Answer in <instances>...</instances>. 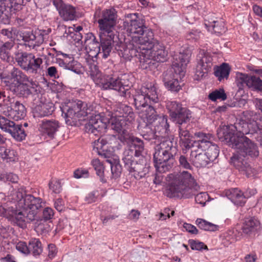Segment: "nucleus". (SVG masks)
<instances>
[{"instance_id":"1","label":"nucleus","mask_w":262,"mask_h":262,"mask_svg":"<svg viewBox=\"0 0 262 262\" xmlns=\"http://www.w3.org/2000/svg\"><path fill=\"white\" fill-rule=\"evenodd\" d=\"M168 187L166 195L170 198L189 199L195 195V202L204 205L208 198L206 192H200V186L191 174L187 171L173 172L168 175Z\"/></svg>"},{"instance_id":"2","label":"nucleus","mask_w":262,"mask_h":262,"mask_svg":"<svg viewBox=\"0 0 262 262\" xmlns=\"http://www.w3.org/2000/svg\"><path fill=\"white\" fill-rule=\"evenodd\" d=\"M26 108L19 101H16L5 112L6 117L0 115V128L7 133L9 134L12 138L17 141L24 140L26 134L22 128L21 124H16L14 121L23 119L26 116Z\"/></svg>"},{"instance_id":"3","label":"nucleus","mask_w":262,"mask_h":262,"mask_svg":"<svg viewBox=\"0 0 262 262\" xmlns=\"http://www.w3.org/2000/svg\"><path fill=\"white\" fill-rule=\"evenodd\" d=\"M88 73L94 82L102 90L113 89L118 91L119 95L123 97H129L130 91L129 86L124 84L122 79L118 77L103 75L94 61H89Z\"/></svg>"},{"instance_id":"4","label":"nucleus","mask_w":262,"mask_h":262,"mask_svg":"<svg viewBox=\"0 0 262 262\" xmlns=\"http://www.w3.org/2000/svg\"><path fill=\"white\" fill-rule=\"evenodd\" d=\"M155 149L154 162L156 170L163 173L171 169L178 150L177 147L173 145L171 139L164 138Z\"/></svg>"},{"instance_id":"5","label":"nucleus","mask_w":262,"mask_h":262,"mask_svg":"<svg viewBox=\"0 0 262 262\" xmlns=\"http://www.w3.org/2000/svg\"><path fill=\"white\" fill-rule=\"evenodd\" d=\"M189 54L179 52L173 56L172 66L174 73L171 71L163 74V82L165 86L169 91L178 92L181 89L179 78L184 75V69L189 62Z\"/></svg>"},{"instance_id":"6","label":"nucleus","mask_w":262,"mask_h":262,"mask_svg":"<svg viewBox=\"0 0 262 262\" xmlns=\"http://www.w3.org/2000/svg\"><path fill=\"white\" fill-rule=\"evenodd\" d=\"M133 97L138 110L145 108L150 103L158 104L160 101L157 89L152 83H145L140 89L136 90Z\"/></svg>"},{"instance_id":"7","label":"nucleus","mask_w":262,"mask_h":262,"mask_svg":"<svg viewBox=\"0 0 262 262\" xmlns=\"http://www.w3.org/2000/svg\"><path fill=\"white\" fill-rule=\"evenodd\" d=\"M249 123L243 119L235 126H224L217 130L218 138L222 141L229 143L232 142L235 137H246L245 135L251 134Z\"/></svg>"},{"instance_id":"8","label":"nucleus","mask_w":262,"mask_h":262,"mask_svg":"<svg viewBox=\"0 0 262 262\" xmlns=\"http://www.w3.org/2000/svg\"><path fill=\"white\" fill-rule=\"evenodd\" d=\"M140 57V63L144 68H147V65L150 64L152 60L157 62H165L168 58V51L163 43L155 42V44L147 50Z\"/></svg>"},{"instance_id":"9","label":"nucleus","mask_w":262,"mask_h":262,"mask_svg":"<svg viewBox=\"0 0 262 262\" xmlns=\"http://www.w3.org/2000/svg\"><path fill=\"white\" fill-rule=\"evenodd\" d=\"M15 60L24 70L32 74H40L42 59L35 57L32 53L27 52L15 53Z\"/></svg>"},{"instance_id":"10","label":"nucleus","mask_w":262,"mask_h":262,"mask_svg":"<svg viewBox=\"0 0 262 262\" xmlns=\"http://www.w3.org/2000/svg\"><path fill=\"white\" fill-rule=\"evenodd\" d=\"M17 200L21 207L28 211L27 217L32 221L35 220L37 210L43 207L44 203L40 198H35L31 194L24 195L20 192H16Z\"/></svg>"},{"instance_id":"11","label":"nucleus","mask_w":262,"mask_h":262,"mask_svg":"<svg viewBox=\"0 0 262 262\" xmlns=\"http://www.w3.org/2000/svg\"><path fill=\"white\" fill-rule=\"evenodd\" d=\"M96 12L95 17L100 32L104 33L114 32L115 27L117 24V13L114 8L106 9Z\"/></svg>"},{"instance_id":"12","label":"nucleus","mask_w":262,"mask_h":262,"mask_svg":"<svg viewBox=\"0 0 262 262\" xmlns=\"http://www.w3.org/2000/svg\"><path fill=\"white\" fill-rule=\"evenodd\" d=\"M232 142L227 143L232 147L238 149L243 157L249 156L256 158L259 155L258 146L253 141L247 137H235Z\"/></svg>"},{"instance_id":"13","label":"nucleus","mask_w":262,"mask_h":262,"mask_svg":"<svg viewBox=\"0 0 262 262\" xmlns=\"http://www.w3.org/2000/svg\"><path fill=\"white\" fill-rule=\"evenodd\" d=\"M235 81L239 89L242 90L247 86L252 91L262 92V80L256 75L237 72Z\"/></svg>"},{"instance_id":"14","label":"nucleus","mask_w":262,"mask_h":262,"mask_svg":"<svg viewBox=\"0 0 262 262\" xmlns=\"http://www.w3.org/2000/svg\"><path fill=\"white\" fill-rule=\"evenodd\" d=\"M91 107H88L86 102L77 100L71 104L66 114L67 118L74 121L84 120V118L91 113Z\"/></svg>"},{"instance_id":"15","label":"nucleus","mask_w":262,"mask_h":262,"mask_svg":"<svg viewBox=\"0 0 262 262\" xmlns=\"http://www.w3.org/2000/svg\"><path fill=\"white\" fill-rule=\"evenodd\" d=\"M143 20L138 13H129L126 15V19L123 26L129 35H139L143 32L147 27L144 24Z\"/></svg>"},{"instance_id":"16","label":"nucleus","mask_w":262,"mask_h":262,"mask_svg":"<svg viewBox=\"0 0 262 262\" xmlns=\"http://www.w3.org/2000/svg\"><path fill=\"white\" fill-rule=\"evenodd\" d=\"M122 160L125 166H127L130 172H133V176L136 179H140L148 172V168L146 166L145 161L143 158L139 162L135 161L134 158L127 156L123 157Z\"/></svg>"},{"instance_id":"17","label":"nucleus","mask_w":262,"mask_h":262,"mask_svg":"<svg viewBox=\"0 0 262 262\" xmlns=\"http://www.w3.org/2000/svg\"><path fill=\"white\" fill-rule=\"evenodd\" d=\"M245 157L237 151L231 157L230 163L236 169L246 174L247 177H253L256 174V171L247 162Z\"/></svg>"},{"instance_id":"18","label":"nucleus","mask_w":262,"mask_h":262,"mask_svg":"<svg viewBox=\"0 0 262 262\" xmlns=\"http://www.w3.org/2000/svg\"><path fill=\"white\" fill-rule=\"evenodd\" d=\"M132 38L133 41L140 46L139 48L142 54L145 50L150 48L153 44H155V42L158 41L154 39L152 31L147 28L143 30V33L137 35V36H133Z\"/></svg>"},{"instance_id":"19","label":"nucleus","mask_w":262,"mask_h":262,"mask_svg":"<svg viewBox=\"0 0 262 262\" xmlns=\"http://www.w3.org/2000/svg\"><path fill=\"white\" fill-rule=\"evenodd\" d=\"M107 128V124L102 118L100 114L92 116L89 122L85 124V132L98 135L99 133H104Z\"/></svg>"},{"instance_id":"20","label":"nucleus","mask_w":262,"mask_h":262,"mask_svg":"<svg viewBox=\"0 0 262 262\" xmlns=\"http://www.w3.org/2000/svg\"><path fill=\"white\" fill-rule=\"evenodd\" d=\"M132 122H128L123 118L117 117L115 116L112 118L111 122V128L118 134V138L121 142H124L128 138L127 129L131 126Z\"/></svg>"},{"instance_id":"21","label":"nucleus","mask_w":262,"mask_h":262,"mask_svg":"<svg viewBox=\"0 0 262 262\" xmlns=\"http://www.w3.org/2000/svg\"><path fill=\"white\" fill-rule=\"evenodd\" d=\"M245 120L249 123L251 134L262 133V115L254 111L243 112Z\"/></svg>"},{"instance_id":"22","label":"nucleus","mask_w":262,"mask_h":262,"mask_svg":"<svg viewBox=\"0 0 262 262\" xmlns=\"http://www.w3.org/2000/svg\"><path fill=\"white\" fill-rule=\"evenodd\" d=\"M117 141V138L114 135H106L101 136L94 142V149H96L99 155L106 156V154L105 152L106 151L108 145L110 147L114 148V144Z\"/></svg>"},{"instance_id":"23","label":"nucleus","mask_w":262,"mask_h":262,"mask_svg":"<svg viewBox=\"0 0 262 262\" xmlns=\"http://www.w3.org/2000/svg\"><path fill=\"white\" fill-rule=\"evenodd\" d=\"M4 81L7 83L28 82L32 87L35 88L37 85L36 82L32 79H30L25 74H24L19 69L13 67L9 71L8 74L5 77H3Z\"/></svg>"},{"instance_id":"24","label":"nucleus","mask_w":262,"mask_h":262,"mask_svg":"<svg viewBox=\"0 0 262 262\" xmlns=\"http://www.w3.org/2000/svg\"><path fill=\"white\" fill-rule=\"evenodd\" d=\"M99 37L101 49L100 56L103 58L106 59L110 56L113 49L115 34L114 32L104 33V32H100Z\"/></svg>"},{"instance_id":"25","label":"nucleus","mask_w":262,"mask_h":262,"mask_svg":"<svg viewBox=\"0 0 262 262\" xmlns=\"http://www.w3.org/2000/svg\"><path fill=\"white\" fill-rule=\"evenodd\" d=\"M128 139V149L126 150L123 154V157H126L127 156L132 157H139L144 150V143L143 141L134 136H129Z\"/></svg>"},{"instance_id":"26","label":"nucleus","mask_w":262,"mask_h":262,"mask_svg":"<svg viewBox=\"0 0 262 262\" xmlns=\"http://www.w3.org/2000/svg\"><path fill=\"white\" fill-rule=\"evenodd\" d=\"M7 89L19 97L27 98L31 94L30 84L28 82L7 83Z\"/></svg>"},{"instance_id":"27","label":"nucleus","mask_w":262,"mask_h":262,"mask_svg":"<svg viewBox=\"0 0 262 262\" xmlns=\"http://www.w3.org/2000/svg\"><path fill=\"white\" fill-rule=\"evenodd\" d=\"M59 126V123L56 120L43 119L39 124V130L43 135L53 138Z\"/></svg>"},{"instance_id":"28","label":"nucleus","mask_w":262,"mask_h":262,"mask_svg":"<svg viewBox=\"0 0 262 262\" xmlns=\"http://www.w3.org/2000/svg\"><path fill=\"white\" fill-rule=\"evenodd\" d=\"M205 26L209 31L217 35L222 34L226 30L223 20L217 18H210V16H208L205 19Z\"/></svg>"},{"instance_id":"29","label":"nucleus","mask_w":262,"mask_h":262,"mask_svg":"<svg viewBox=\"0 0 262 262\" xmlns=\"http://www.w3.org/2000/svg\"><path fill=\"white\" fill-rule=\"evenodd\" d=\"M194 136L198 139L192 142L191 145L192 148L200 150L203 148L208 147L214 140V137L211 134H206L199 132L195 133Z\"/></svg>"},{"instance_id":"30","label":"nucleus","mask_w":262,"mask_h":262,"mask_svg":"<svg viewBox=\"0 0 262 262\" xmlns=\"http://www.w3.org/2000/svg\"><path fill=\"white\" fill-rule=\"evenodd\" d=\"M261 229L260 221L255 217L247 218L243 223L242 230L244 234H255Z\"/></svg>"},{"instance_id":"31","label":"nucleus","mask_w":262,"mask_h":262,"mask_svg":"<svg viewBox=\"0 0 262 262\" xmlns=\"http://www.w3.org/2000/svg\"><path fill=\"white\" fill-rule=\"evenodd\" d=\"M139 47L140 46L138 44L135 43L132 39V41L123 48V50L121 51L122 57L128 60H130L133 57H137L140 62V57L142 56V54Z\"/></svg>"},{"instance_id":"32","label":"nucleus","mask_w":262,"mask_h":262,"mask_svg":"<svg viewBox=\"0 0 262 262\" xmlns=\"http://www.w3.org/2000/svg\"><path fill=\"white\" fill-rule=\"evenodd\" d=\"M188 125H179L178 126L179 144L181 146L186 150L192 148V142L190 139V134L187 128Z\"/></svg>"},{"instance_id":"33","label":"nucleus","mask_w":262,"mask_h":262,"mask_svg":"<svg viewBox=\"0 0 262 262\" xmlns=\"http://www.w3.org/2000/svg\"><path fill=\"white\" fill-rule=\"evenodd\" d=\"M28 211L25 210V212L18 211L17 210L12 209L8 210V216L7 217L14 224L17 225L19 227L24 228L26 227L25 219H27V214Z\"/></svg>"},{"instance_id":"34","label":"nucleus","mask_w":262,"mask_h":262,"mask_svg":"<svg viewBox=\"0 0 262 262\" xmlns=\"http://www.w3.org/2000/svg\"><path fill=\"white\" fill-rule=\"evenodd\" d=\"M190 154V160L193 165L196 167H203L211 162V160L205 155V154H196L200 149L193 148Z\"/></svg>"},{"instance_id":"35","label":"nucleus","mask_w":262,"mask_h":262,"mask_svg":"<svg viewBox=\"0 0 262 262\" xmlns=\"http://www.w3.org/2000/svg\"><path fill=\"white\" fill-rule=\"evenodd\" d=\"M115 116L123 118L128 122H133L135 119V114L130 106L124 104H120L117 107Z\"/></svg>"},{"instance_id":"36","label":"nucleus","mask_w":262,"mask_h":262,"mask_svg":"<svg viewBox=\"0 0 262 262\" xmlns=\"http://www.w3.org/2000/svg\"><path fill=\"white\" fill-rule=\"evenodd\" d=\"M58 12L64 21H72L77 17L76 8L70 4H66Z\"/></svg>"},{"instance_id":"37","label":"nucleus","mask_w":262,"mask_h":262,"mask_svg":"<svg viewBox=\"0 0 262 262\" xmlns=\"http://www.w3.org/2000/svg\"><path fill=\"white\" fill-rule=\"evenodd\" d=\"M226 195L235 205L242 206L245 203L246 198L238 188H231L227 190Z\"/></svg>"},{"instance_id":"38","label":"nucleus","mask_w":262,"mask_h":262,"mask_svg":"<svg viewBox=\"0 0 262 262\" xmlns=\"http://www.w3.org/2000/svg\"><path fill=\"white\" fill-rule=\"evenodd\" d=\"M12 5L5 0H0V22L4 24H9L11 16Z\"/></svg>"},{"instance_id":"39","label":"nucleus","mask_w":262,"mask_h":262,"mask_svg":"<svg viewBox=\"0 0 262 262\" xmlns=\"http://www.w3.org/2000/svg\"><path fill=\"white\" fill-rule=\"evenodd\" d=\"M53 111L52 103H40L35 106L33 113L34 117H43L51 115Z\"/></svg>"},{"instance_id":"40","label":"nucleus","mask_w":262,"mask_h":262,"mask_svg":"<svg viewBox=\"0 0 262 262\" xmlns=\"http://www.w3.org/2000/svg\"><path fill=\"white\" fill-rule=\"evenodd\" d=\"M191 118V112L186 107H184L171 119L179 126V125H186L189 122Z\"/></svg>"},{"instance_id":"41","label":"nucleus","mask_w":262,"mask_h":262,"mask_svg":"<svg viewBox=\"0 0 262 262\" xmlns=\"http://www.w3.org/2000/svg\"><path fill=\"white\" fill-rule=\"evenodd\" d=\"M14 40L4 42L0 40V58L5 61H9L11 57V51L15 46Z\"/></svg>"},{"instance_id":"42","label":"nucleus","mask_w":262,"mask_h":262,"mask_svg":"<svg viewBox=\"0 0 262 262\" xmlns=\"http://www.w3.org/2000/svg\"><path fill=\"white\" fill-rule=\"evenodd\" d=\"M155 125V132L158 133L159 136H163L167 134L169 125L167 123V119L165 116L158 117Z\"/></svg>"},{"instance_id":"43","label":"nucleus","mask_w":262,"mask_h":262,"mask_svg":"<svg viewBox=\"0 0 262 262\" xmlns=\"http://www.w3.org/2000/svg\"><path fill=\"white\" fill-rule=\"evenodd\" d=\"M198 64L201 66L204 65L206 68L211 70L212 66V58L211 55L205 52L204 50H201L197 55Z\"/></svg>"},{"instance_id":"44","label":"nucleus","mask_w":262,"mask_h":262,"mask_svg":"<svg viewBox=\"0 0 262 262\" xmlns=\"http://www.w3.org/2000/svg\"><path fill=\"white\" fill-rule=\"evenodd\" d=\"M230 70L231 68L229 64L223 63L220 67H217L214 69V75L221 81L224 78H228Z\"/></svg>"},{"instance_id":"45","label":"nucleus","mask_w":262,"mask_h":262,"mask_svg":"<svg viewBox=\"0 0 262 262\" xmlns=\"http://www.w3.org/2000/svg\"><path fill=\"white\" fill-rule=\"evenodd\" d=\"M200 150L204 151V154H205L212 162L214 161L217 158L220 152L218 146L213 142L211 143L208 147L203 148L200 149Z\"/></svg>"},{"instance_id":"46","label":"nucleus","mask_w":262,"mask_h":262,"mask_svg":"<svg viewBox=\"0 0 262 262\" xmlns=\"http://www.w3.org/2000/svg\"><path fill=\"white\" fill-rule=\"evenodd\" d=\"M166 103V107L171 119L184 108L181 103L176 101H167Z\"/></svg>"},{"instance_id":"47","label":"nucleus","mask_w":262,"mask_h":262,"mask_svg":"<svg viewBox=\"0 0 262 262\" xmlns=\"http://www.w3.org/2000/svg\"><path fill=\"white\" fill-rule=\"evenodd\" d=\"M29 253L34 256L40 255L42 251V245L38 239L33 238L29 242Z\"/></svg>"},{"instance_id":"48","label":"nucleus","mask_w":262,"mask_h":262,"mask_svg":"<svg viewBox=\"0 0 262 262\" xmlns=\"http://www.w3.org/2000/svg\"><path fill=\"white\" fill-rule=\"evenodd\" d=\"M84 43L86 51H101L100 43L92 34L90 35L89 39L85 40Z\"/></svg>"},{"instance_id":"49","label":"nucleus","mask_w":262,"mask_h":262,"mask_svg":"<svg viewBox=\"0 0 262 262\" xmlns=\"http://www.w3.org/2000/svg\"><path fill=\"white\" fill-rule=\"evenodd\" d=\"M91 165L96 171L97 175L100 178V180L102 182H105L106 180L104 178L103 164L98 159H94L91 161Z\"/></svg>"},{"instance_id":"50","label":"nucleus","mask_w":262,"mask_h":262,"mask_svg":"<svg viewBox=\"0 0 262 262\" xmlns=\"http://www.w3.org/2000/svg\"><path fill=\"white\" fill-rule=\"evenodd\" d=\"M155 104L150 103L147 105L144 108L139 110L140 112H145V117L149 121L157 119V114L156 111Z\"/></svg>"},{"instance_id":"51","label":"nucleus","mask_w":262,"mask_h":262,"mask_svg":"<svg viewBox=\"0 0 262 262\" xmlns=\"http://www.w3.org/2000/svg\"><path fill=\"white\" fill-rule=\"evenodd\" d=\"M195 223L201 229L205 231H214L217 230L218 226L202 219H198Z\"/></svg>"},{"instance_id":"52","label":"nucleus","mask_w":262,"mask_h":262,"mask_svg":"<svg viewBox=\"0 0 262 262\" xmlns=\"http://www.w3.org/2000/svg\"><path fill=\"white\" fill-rule=\"evenodd\" d=\"M208 98L212 101H215L217 99L224 101L227 99V95L223 89H220L210 93Z\"/></svg>"},{"instance_id":"53","label":"nucleus","mask_w":262,"mask_h":262,"mask_svg":"<svg viewBox=\"0 0 262 262\" xmlns=\"http://www.w3.org/2000/svg\"><path fill=\"white\" fill-rule=\"evenodd\" d=\"M45 32L44 30H39L38 31L34 32V41L33 45H29V47L34 49L35 47L39 46L42 44L45 40Z\"/></svg>"},{"instance_id":"54","label":"nucleus","mask_w":262,"mask_h":262,"mask_svg":"<svg viewBox=\"0 0 262 262\" xmlns=\"http://www.w3.org/2000/svg\"><path fill=\"white\" fill-rule=\"evenodd\" d=\"M210 70V69L206 68L204 65L201 66L197 63L195 69L196 79L199 80L203 77H206Z\"/></svg>"},{"instance_id":"55","label":"nucleus","mask_w":262,"mask_h":262,"mask_svg":"<svg viewBox=\"0 0 262 262\" xmlns=\"http://www.w3.org/2000/svg\"><path fill=\"white\" fill-rule=\"evenodd\" d=\"M49 187L50 190L56 194L59 193L62 190L60 182L56 179H52L49 183Z\"/></svg>"},{"instance_id":"56","label":"nucleus","mask_w":262,"mask_h":262,"mask_svg":"<svg viewBox=\"0 0 262 262\" xmlns=\"http://www.w3.org/2000/svg\"><path fill=\"white\" fill-rule=\"evenodd\" d=\"M235 241L236 238L235 235L232 231H229L225 233L222 239V243L225 246L228 247L230 244L234 243Z\"/></svg>"},{"instance_id":"57","label":"nucleus","mask_w":262,"mask_h":262,"mask_svg":"<svg viewBox=\"0 0 262 262\" xmlns=\"http://www.w3.org/2000/svg\"><path fill=\"white\" fill-rule=\"evenodd\" d=\"M3 155V159L7 162H14L17 160L16 152L13 149L6 148V152Z\"/></svg>"},{"instance_id":"58","label":"nucleus","mask_w":262,"mask_h":262,"mask_svg":"<svg viewBox=\"0 0 262 262\" xmlns=\"http://www.w3.org/2000/svg\"><path fill=\"white\" fill-rule=\"evenodd\" d=\"M22 37L26 46H29V45H33L35 39L34 32L33 31L25 32L23 33Z\"/></svg>"},{"instance_id":"59","label":"nucleus","mask_w":262,"mask_h":262,"mask_svg":"<svg viewBox=\"0 0 262 262\" xmlns=\"http://www.w3.org/2000/svg\"><path fill=\"white\" fill-rule=\"evenodd\" d=\"M190 246L193 250H202L203 249H208L207 246L203 242L190 239L188 241Z\"/></svg>"},{"instance_id":"60","label":"nucleus","mask_w":262,"mask_h":262,"mask_svg":"<svg viewBox=\"0 0 262 262\" xmlns=\"http://www.w3.org/2000/svg\"><path fill=\"white\" fill-rule=\"evenodd\" d=\"M13 102V98L6 96L4 92L0 91V107L2 105L8 106L9 104H12Z\"/></svg>"},{"instance_id":"61","label":"nucleus","mask_w":262,"mask_h":262,"mask_svg":"<svg viewBox=\"0 0 262 262\" xmlns=\"http://www.w3.org/2000/svg\"><path fill=\"white\" fill-rule=\"evenodd\" d=\"M145 129L146 130L143 132L142 136L145 140L149 141L154 139L155 136H158V135H156L155 131L152 130V129L148 126L145 127Z\"/></svg>"},{"instance_id":"62","label":"nucleus","mask_w":262,"mask_h":262,"mask_svg":"<svg viewBox=\"0 0 262 262\" xmlns=\"http://www.w3.org/2000/svg\"><path fill=\"white\" fill-rule=\"evenodd\" d=\"M202 35L200 31L197 30H192L186 35V38L188 40L196 41L200 38Z\"/></svg>"},{"instance_id":"63","label":"nucleus","mask_w":262,"mask_h":262,"mask_svg":"<svg viewBox=\"0 0 262 262\" xmlns=\"http://www.w3.org/2000/svg\"><path fill=\"white\" fill-rule=\"evenodd\" d=\"M179 166L185 169H190L191 166L189 163L187 157L184 155H181L179 157Z\"/></svg>"},{"instance_id":"64","label":"nucleus","mask_w":262,"mask_h":262,"mask_svg":"<svg viewBox=\"0 0 262 262\" xmlns=\"http://www.w3.org/2000/svg\"><path fill=\"white\" fill-rule=\"evenodd\" d=\"M14 31L15 29L12 27L8 29H2L0 30V34L6 36L8 38L12 39L15 35Z\"/></svg>"}]
</instances>
